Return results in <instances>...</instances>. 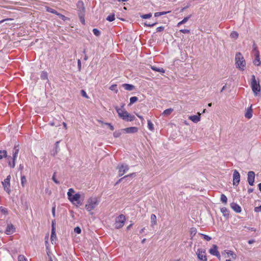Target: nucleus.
Segmentation results:
<instances>
[{
    "instance_id": "f257e3e1",
    "label": "nucleus",
    "mask_w": 261,
    "mask_h": 261,
    "mask_svg": "<svg viewBox=\"0 0 261 261\" xmlns=\"http://www.w3.org/2000/svg\"><path fill=\"white\" fill-rule=\"evenodd\" d=\"M19 152V146L18 145H15L13 151H12V162H11V159H12L11 156L7 155V152L5 150H0V160L2 159L3 158H7L8 161L9 166L12 168H14L15 166V161L16 158L17 156L18 153Z\"/></svg>"
},
{
    "instance_id": "f03ea898",
    "label": "nucleus",
    "mask_w": 261,
    "mask_h": 261,
    "mask_svg": "<svg viewBox=\"0 0 261 261\" xmlns=\"http://www.w3.org/2000/svg\"><path fill=\"white\" fill-rule=\"evenodd\" d=\"M235 60L236 67L240 69L242 71L244 70L246 66V62L241 53L238 52L236 54Z\"/></svg>"
},
{
    "instance_id": "7ed1b4c3",
    "label": "nucleus",
    "mask_w": 261,
    "mask_h": 261,
    "mask_svg": "<svg viewBox=\"0 0 261 261\" xmlns=\"http://www.w3.org/2000/svg\"><path fill=\"white\" fill-rule=\"evenodd\" d=\"M98 204V201L96 197H90L87 200L85 208L89 212L94 210Z\"/></svg>"
},
{
    "instance_id": "20e7f679",
    "label": "nucleus",
    "mask_w": 261,
    "mask_h": 261,
    "mask_svg": "<svg viewBox=\"0 0 261 261\" xmlns=\"http://www.w3.org/2000/svg\"><path fill=\"white\" fill-rule=\"evenodd\" d=\"M251 87L255 95H257L260 91V86L259 81H257L255 79L254 75L251 76Z\"/></svg>"
},
{
    "instance_id": "39448f33",
    "label": "nucleus",
    "mask_w": 261,
    "mask_h": 261,
    "mask_svg": "<svg viewBox=\"0 0 261 261\" xmlns=\"http://www.w3.org/2000/svg\"><path fill=\"white\" fill-rule=\"evenodd\" d=\"M125 221V216L122 214L120 215L116 218L115 228L116 229H119L122 227L124 225Z\"/></svg>"
},
{
    "instance_id": "423d86ee",
    "label": "nucleus",
    "mask_w": 261,
    "mask_h": 261,
    "mask_svg": "<svg viewBox=\"0 0 261 261\" xmlns=\"http://www.w3.org/2000/svg\"><path fill=\"white\" fill-rule=\"evenodd\" d=\"M117 169L118 170V175L120 177L128 170L129 166L126 164L123 163L119 164L117 167Z\"/></svg>"
},
{
    "instance_id": "0eeeda50",
    "label": "nucleus",
    "mask_w": 261,
    "mask_h": 261,
    "mask_svg": "<svg viewBox=\"0 0 261 261\" xmlns=\"http://www.w3.org/2000/svg\"><path fill=\"white\" fill-rule=\"evenodd\" d=\"M124 106V104H123L121 106V108H118V107H115V109L118 114L119 117L122 119L123 120H125L126 119V116H128V112L126 111L123 110L122 109Z\"/></svg>"
},
{
    "instance_id": "6e6552de",
    "label": "nucleus",
    "mask_w": 261,
    "mask_h": 261,
    "mask_svg": "<svg viewBox=\"0 0 261 261\" xmlns=\"http://www.w3.org/2000/svg\"><path fill=\"white\" fill-rule=\"evenodd\" d=\"M198 258L200 261H207V257L205 255V250L202 249H198L197 251Z\"/></svg>"
},
{
    "instance_id": "1a4fd4ad",
    "label": "nucleus",
    "mask_w": 261,
    "mask_h": 261,
    "mask_svg": "<svg viewBox=\"0 0 261 261\" xmlns=\"http://www.w3.org/2000/svg\"><path fill=\"white\" fill-rule=\"evenodd\" d=\"M240 181V174L239 172L234 170L233 173V185L234 186H238Z\"/></svg>"
},
{
    "instance_id": "9d476101",
    "label": "nucleus",
    "mask_w": 261,
    "mask_h": 261,
    "mask_svg": "<svg viewBox=\"0 0 261 261\" xmlns=\"http://www.w3.org/2000/svg\"><path fill=\"white\" fill-rule=\"evenodd\" d=\"M11 176L10 175H8L7 177L4 180V181L2 182L3 185L4 187L5 190L8 192V193H10L11 191L10 189V180Z\"/></svg>"
},
{
    "instance_id": "9b49d317",
    "label": "nucleus",
    "mask_w": 261,
    "mask_h": 261,
    "mask_svg": "<svg viewBox=\"0 0 261 261\" xmlns=\"http://www.w3.org/2000/svg\"><path fill=\"white\" fill-rule=\"evenodd\" d=\"M255 179V173L254 171H249L247 174V181L250 186H253Z\"/></svg>"
},
{
    "instance_id": "f8f14e48",
    "label": "nucleus",
    "mask_w": 261,
    "mask_h": 261,
    "mask_svg": "<svg viewBox=\"0 0 261 261\" xmlns=\"http://www.w3.org/2000/svg\"><path fill=\"white\" fill-rule=\"evenodd\" d=\"M78 14L81 13H85V8L84 7V3L82 1H79L76 4Z\"/></svg>"
},
{
    "instance_id": "ddd939ff",
    "label": "nucleus",
    "mask_w": 261,
    "mask_h": 261,
    "mask_svg": "<svg viewBox=\"0 0 261 261\" xmlns=\"http://www.w3.org/2000/svg\"><path fill=\"white\" fill-rule=\"evenodd\" d=\"M218 247L216 245H213L212 248H211L209 252L213 255L217 256L218 258L220 257V254L219 252L218 251Z\"/></svg>"
},
{
    "instance_id": "4468645a",
    "label": "nucleus",
    "mask_w": 261,
    "mask_h": 261,
    "mask_svg": "<svg viewBox=\"0 0 261 261\" xmlns=\"http://www.w3.org/2000/svg\"><path fill=\"white\" fill-rule=\"evenodd\" d=\"M255 59L253 61V63L255 66H259L261 64V62L259 58V52L258 50H256V53H254Z\"/></svg>"
},
{
    "instance_id": "2eb2a0df",
    "label": "nucleus",
    "mask_w": 261,
    "mask_h": 261,
    "mask_svg": "<svg viewBox=\"0 0 261 261\" xmlns=\"http://www.w3.org/2000/svg\"><path fill=\"white\" fill-rule=\"evenodd\" d=\"M15 228L13 224H8L6 227L5 233L9 235L12 234L15 231Z\"/></svg>"
},
{
    "instance_id": "dca6fc26",
    "label": "nucleus",
    "mask_w": 261,
    "mask_h": 261,
    "mask_svg": "<svg viewBox=\"0 0 261 261\" xmlns=\"http://www.w3.org/2000/svg\"><path fill=\"white\" fill-rule=\"evenodd\" d=\"M122 130H124V132L126 133L133 134L137 133L138 130V128L137 127L133 126L123 128L122 129Z\"/></svg>"
},
{
    "instance_id": "f3484780",
    "label": "nucleus",
    "mask_w": 261,
    "mask_h": 261,
    "mask_svg": "<svg viewBox=\"0 0 261 261\" xmlns=\"http://www.w3.org/2000/svg\"><path fill=\"white\" fill-rule=\"evenodd\" d=\"M230 207L236 213H240L242 211V208L240 205L234 202L230 203Z\"/></svg>"
},
{
    "instance_id": "a211bd4d",
    "label": "nucleus",
    "mask_w": 261,
    "mask_h": 261,
    "mask_svg": "<svg viewBox=\"0 0 261 261\" xmlns=\"http://www.w3.org/2000/svg\"><path fill=\"white\" fill-rule=\"evenodd\" d=\"M68 199L70 202L73 203L74 202L78 201L79 199H81V195L80 193H77L74 195H72V196L69 197Z\"/></svg>"
},
{
    "instance_id": "6ab92c4d",
    "label": "nucleus",
    "mask_w": 261,
    "mask_h": 261,
    "mask_svg": "<svg viewBox=\"0 0 261 261\" xmlns=\"http://www.w3.org/2000/svg\"><path fill=\"white\" fill-rule=\"evenodd\" d=\"M252 105H251L250 107L248 108L246 111V113L245 114V117L247 119H250L252 117Z\"/></svg>"
},
{
    "instance_id": "aec40b11",
    "label": "nucleus",
    "mask_w": 261,
    "mask_h": 261,
    "mask_svg": "<svg viewBox=\"0 0 261 261\" xmlns=\"http://www.w3.org/2000/svg\"><path fill=\"white\" fill-rule=\"evenodd\" d=\"M122 87L124 89L127 91H132L135 89V86L133 85L129 84H123L122 85Z\"/></svg>"
},
{
    "instance_id": "412c9836",
    "label": "nucleus",
    "mask_w": 261,
    "mask_h": 261,
    "mask_svg": "<svg viewBox=\"0 0 261 261\" xmlns=\"http://www.w3.org/2000/svg\"><path fill=\"white\" fill-rule=\"evenodd\" d=\"M200 114L199 115H193L189 117V119L195 123L199 122L200 120Z\"/></svg>"
},
{
    "instance_id": "4be33fe9",
    "label": "nucleus",
    "mask_w": 261,
    "mask_h": 261,
    "mask_svg": "<svg viewBox=\"0 0 261 261\" xmlns=\"http://www.w3.org/2000/svg\"><path fill=\"white\" fill-rule=\"evenodd\" d=\"M136 175V173H131V174H128L127 175H125L124 176V177L120 178L116 182V184L115 185H117L118 184H119L120 182H121V181H122V180L124 179H125L128 177H134Z\"/></svg>"
},
{
    "instance_id": "5701e85b",
    "label": "nucleus",
    "mask_w": 261,
    "mask_h": 261,
    "mask_svg": "<svg viewBox=\"0 0 261 261\" xmlns=\"http://www.w3.org/2000/svg\"><path fill=\"white\" fill-rule=\"evenodd\" d=\"M122 132H124V130H122V129L116 130L114 132L113 136L115 138H118L121 135Z\"/></svg>"
},
{
    "instance_id": "b1692460",
    "label": "nucleus",
    "mask_w": 261,
    "mask_h": 261,
    "mask_svg": "<svg viewBox=\"0 0 261 261\" xmlns=\"http://www.w3.org/2000/svg\"><path fill=\"white\" fill-rule=\"evenodd\" d=\"M151 68L153 70L155 71L159 72L161 73L165 72V70L163 68H159L154 66H151Z\"/></svg>"
},
{
    "instance_id": "393cba45",
    "label": "nucleus",
    "mask_w": 261,
    "mask_h": 261,
    "mask_svg": "<svg viewBox=\"0 0 261 261\" xmlns=\"http://www.w3.org/2000/svg\"><path fill=\"white\" fill-rule=\"evenodd\" d=\"M40 77H41V79L43 80H48V73L46 71H43L41 72Z\"/></svg>"
},
{
    "instance_id": "a878e982",
    "label": "nucleus",
    "mask_w": 261,
    "mask_h": 261,
    "mask_svg": "<svg viewBox=\"0 0 261 261\" xmlns=\"http://www.w3.org/2000/svg\"><path fill=\"white\" fill-rule=\"evenodd\" d=\"M221 212L222 213L224 216H228L229 215V211L225 207H223L221 208Z\"/></svg>"
},
{
    "instance_id": "bb28decb",
    "label": "nucleus",
    "mask_w": 261,
    "mask_h": 261,
    "mask_svg": "<svg viewBox=\"0 0 261 261\" xmlns=\"http://www.w3.org/2000/svg\"><path fill=\"white\" fill-rule=\"evenodd\" d=\"M85 15V13H81L80 14H78L80 20L81 22V23L83 24H85V18H84Z\"/></svg>"
},
{
    "instance_id": "cd10ccee",
    "label": "nucleus",
    "mask_w": 261,
    "mask_h": 261,
    "mask_svg": "<svg viewBox=\"0 0 261 261\" xmlns=\"http://www.w3.org/2000/svg\"><path fill=\"white\" fill-rule=\"evenodd\" d=\"M135 119V116L128 113V116H126L124 120L126 121H132Z\"/></svg>"
},
{
    "instance_id": "c85d7f7f",
    "label": "nucleus",
    "mask_w": 261,
    "mask_h": 261,
    "mask_svg": "<svg viewBox=\"0 0 261 261\" xmlns=\"http://www.w3.org/2000/svg\"><path fill=\"white\" fill-rule=\"evenodd\" d=\"M173 111V109L172 108H169L164 111L163 114L165 116L170 115L171 113Z\"/></svg>"
},
{
    "instance_id": "c756f323",
    "label": "nucleus",
    "mask_w": 261,
    "mask_h": 261,
    "mask_svg": "<svg viewBox=\"0 0 261 261\" xmlns=\"http://www.w3.org/2000/svg\"><path fill=\"white\" fill-rule=\"evenodd\" d=\"M151 220L152 226L156 224V217L154 214H151Z\"/></svg>"
},
{
    "instance_id": "7c9ffc66",
    "label": "nucleus",
    "mask_w": 261,
    "mask_h": 261,
    "mask_svg": "<svg viewBox=\"0 0 261 261\" xmlns=\"http://www.w3.org/2000/svg\"><path fill=\"white\" fill-rule=\"evenodd\" d=\"M147 124H148V127L149 129H150L151 131H153L154 129L153 124L151 122L150 120H147Z\"/></svg>"
},
{
    "instance_id": "2f4dec72",
    "label": "nucleus",
    "mask_w": 261,
    "mask_h": 261,
    "mask_svg": "<svg viewBox=\"0 0 261 261\" xmlns=\"http://www.w3.org/2000/svg\"><path fill=\"white\" fill-rule=\"evenodd\" d=\"M115 14L114 13H112V14H110L106 18L107 20H108L110 22L114 21L115 20Z\"/></svg>"
},
{
    "instance_id": "473e14b6",
    "label": "nucleus",
    "mask_w": 261,
    "mask_h": 261,
    "mask_svg": "<svg viewBox=\"0 0 261 261\" xmlns=\"http://www.w3.org/2000/svg\"><path fill=\"white\" fill-rule=\"evenodd\" d=\"M197 230L195 227H192L190 229V235L191 236V239H193V237L196 234Z\"/></svg>"
},
{
    "instance_id": "72a5a7b5",
    "label": "nucleus",
    "mask_w": 261,
    "mask_h": 261,
    "mask_svg": "<svg viewBox=\"0 0 261 261\" xmlns=\"http://www.w3.org/2000/svg\"><path fill=\"white\" fill-rule=\"evenodd\" d=\"M230 36L231 38L237 39L238 38L239 34L236 31H233L230 33Z\"/></svg>"
},
{
    "instance_id": "f704fd0d",
    "label": "nucleus",
    "mask_w": 261,
    "mask_h": 261,
    "mask_svg": "<svg viewBox=\"0 0 261 261\" xmlns=\"http://www.w3.org/2000/svg\"><path fill=\"white\" fill-rule=\"evenodd\" d=\"M138 98L136 96H133V97H130V102H129V105H131L137 101H138Z\"/></svg>"
},
{
    "instance_id": "c9c22d12",
    "label": "nucleus",
    "mask_w": 261,
    "mask_h": 261,
    "mask_svg": "<svg viewBox=\"0 0 261 261\" xmlns=\"http://www.w3.org/2000/svg\"><path fill=\"white\" fill-rule=\"evenodd\" d=\"M27 182V179L24 175L21 176V184L23 187H24V184Z\"/></svg>"
},
{
    "instance_id": "e433bc0d",
    "label": "nucleus",
    "mask_w": 261,
    "mask_h": 261,
    "mask_svg": "<svg viewBox=\"0 0 261 261\" xmlns=\"http://www.w3.org/2000/svg\"><path fill=\"white\" fill-rule=\"evenodd\" d=\"M221 201L223 203H227V198L226 196L224 194H222L221 195Z\"/></svg>"
},
{
    "instance_id": "4c0bfd02",
    "label": "nucleus",
    "mask_w": 261,
    "mask_h": 261,
    "mask_svg": "<svg viewBox=\"0 0 261 261\" xmlns=\"http://www.w3.org/2000/svg\"><path fill=\"white\" fill-rule=\"evenodd\" d=\"M169 12V11H168V12L163 11V12H156L154 13V17H158L159 16L166 14Z\"/></svg>"
},
{
    "instance_id": "58836bf2",
    "label": "nucleus",
    "mask_w": 261,
    "mask_h": 261,
    "mask_svg": "<svg viewBox=\"0 0 261 261\" xmlns=\"http://www.w3.org/2000/svg\"><path fill=\"white\" fill-rule=\"evenodd\" d=\"M151 16H152L151 13H149L146 14H143V15H142L140 16V17L143 19H148V18H150Z\"/></svg>"
},
{
    "instance_id": "ea45409f",
    "label": "nucleus",
    "mask_w": 261,
    "mask_h": 261,
    "mask_svg": "<svg viewBox=\"0 0 261 261\" xmlns=\"http://www.w3.org/2000/svg\"><path fill=\"white\" fill-rule=\"evenodd\" d=\"M99 122H100L102 124H105L107 125L108 126V127H109V128L111 130H113L114 129V126L112 125L111 123H104L103 121H99Z\"/></svg>"
},
{
    "instance_id": "a19ab883",
    "label": "nucleus",
    "mask_w": 261,
    "mask_h": 261,
    "mask_svg": "<svg viewBox=\"0 0 261 261\" xmlns=\"http://www.w3.org/2000/svg\"><path fill=\"white\" fill-rule=\"evenodd\" d=\"M117 85L114 84L110 86V89L112 91H115V93H117L118 91V89H116Z\"/></svg>"
},
{
    "instance_id": "79ce46f5",
    "label": "nucleus",
    "mask_w": 261,
    "mask_h": 261,
    "mask_svg": "<svg viewBox=\"0 0 261 261\" xmlns=\"http://www.w3.org/2000/svg\"><path fill=\"white\" fill-rule=\"evenodd\" d=\"M200 235L202 236L204 240H205L207 241H210L211 240L212 238L211 237H209L207 235L203 234V233H199Z\"/></svg>"
},
{
    "instance_id": "37998d69",
    "label": "nucleus",
    "mask_w": 261,
    "mask_h": 261,
    "mask_svg": "<svg viewBox=\"0 0 261 261\" xmlns=\"http://www.w3.org/2000/svg\"><path fill=\"white\" fill-rule=\"evenodd\" d=\"M74 193V190L70 188L68 190V192H67L68 198L70 197L73 195L72 194Z\"/></svg>"
},
{
    "instance_id": "c03bdc74",
    "label": "nucleus",
    "mask_w": 261,
    "mask_h": 261,
    "mask_svg": "<svg viewBox=\"0 0 261 261\" xmlns=\"http://www.w3.org/2000/svg\"><path fill=\"white\" fill-rule=\"evenodd\" d=\"M47 11L48 12H50L51 13L56 14V15L58 13L56 10H55V9H53L51 8H47Z\"/></svg>"
},
{
    "instance_id": "a18cd8bd",
    "label": "nucleus",
    "mask_w": 261,
    "mask_h": 261,
    "mask_svg": "<svg viewBox=\"0 0 261 261\" xmlns=\"http://www.w3.org/2000/svg\"><path fill=\"white\" fill-rule=\"evenodd\" d=\"M57 15L59 16V17L62 19L64 21H65L66 20H67L68 19V17H66L65 16H64V15H62V14L61 13H58V14H57Z\"/></svg>"
},
{
    "instance_id": "49530a36",
    "label": "nucleus",
    "mask_w": 261,
    "mask_h": 261,
    "mask_svg": "<svg viewBox=\"0 0 261 261\" xmlns=\"http://www.w3.org/2000/svg\"><path fill=\"white\" fill-rule=\"evenodd\" d=\"M0 211L5 215H6L8 214L7 208L4 207L3 206H0Z\"/></svg>"
},
{
    "instance_id": "de8ad7c7",
    "label": "nucleus",
    "mask_w": 261,
    "mask_h": 261,
    "mask_svg": "<svg viewBox=\"0 0 261 261\" xmlns=\"http://www.w3.org/2000/svg\"><path fill=\"white\" fill-rule=\"evenodd\" d=\"M93 33L96 36H99L100 35V32L97 29H93Z\"/></svg>"
},
{
    "instance_id": "09e8293b",
    "label": "nucleus",
    "mask_w": 261,
    "mask_h": 261,
    "mask_svg": "<svg viewBox=\"0 0 261 261\" xmlns=\"http://www.w3.org/2000/svg\"><path fill=\"white\" fill-rule=\"evenodd\" d=\"M18 261H27L26 258L23 255H19L18 256Z\"/></svg>"
},
{
    "instance_id": "8fccbe9b",
    "label": "nucleus",
    "mask_w": 261,
    "mask_h": 261,
    "mask_svg": "<svg viewBox=\"0 0 261 261\" xmlns=\"http://www.w3.org/2000/svg\"><path fill=\"white\" fill-rule=\"evenodd\" d=\"M227 253L228 255H231L232 256V258H233V259H236V258L237 255H236V254L235 253H233V251L229 250L228 252H227Z\"/></svg>"
},
{
    "instance_id": "3c124183",
    "label": "nucleus",
    "mask_w": 261,
    "mask_h": 261,
    "mask_svg": "<svg viewBox=\"0 0 261 261\" xmlns=\"http://www.w3.org/2000/svg\"><path fill=\"white\" fill-rule=\"evenodd\" d=\"M74 232L76 233L80 234L81 233V229L80 227L77 226L74 228Z\"/></svg>"
},
{
    "instance_id": "603ef678",
    "label": "nucleus",
    "mask_w": 261,
    "mask_h": 261,
    "mask_svg": "<svg viewBox=\"0 0 261 261\" xmlns=\"http://www.w3.org/2000/svg\"><path fill=\"white\" fill-rule=\"evenodd\" d=\"M56 173L55 172L53 174V176L52 177L53 180L57 184H59L60 182L56 178Z\"/></svg>"
},
{
    "instance_id": "864d4df0",
    "label": "nucleus",
    "mask_w": 261,
    "mask_h": 261,
    "mask_svg": "<svg viewBox=\"0 0 261 261\" xmlns=\"http://www.w3.org/2000/svg\"><path fill=\"white\" fill-rule=\"evenodd\" d=\"M81 95H82V96H83L86 98H89L88 96L87 95V94L85 90H82L81 91Z\"/></svg>"
},
{
    "instance_id": "5fc2aeb1",
    "label": "nucleus",
    "mask_w": 261,
    "mask_h": 261,
    "mask_svg": "<svg viewBox=\"0 0 261 261\" xmlns=\"http://www.w3.org/2000/svg\"><path fill=\"white\" fill-rule=\"evenodd\" d=\"M60 141H57L55 143V146H56V150L55 152L54 153L53 155H55L58 152V148L59 147V144Z\"/></svg>"
},
{
    "instance_id": "6e6d98bb",
    "label": "nucleus",
    "mask_w": 261,
    "mask_h": 261,
    "mask_svg": "<svg viewBox=\"0 0 261 261\" xmlns=\"http://www.w3.org/2000/svg\"><path fill=\"white\" fill-rule=\"evenodd\" d=\"M191 15H190L187 17H185L181 21V23H183L184 24L189 19V18L191 17Z\"/></svg>"
},
{
    "instance_id": "4d7b16f0",
    "label": "nucleus",
    "mask_w": 261,
    "mask_h": 261,
    "mask_svg": "<svg viewBox=\"0 0 261 261\" xmlns=\"http://www.w3.org/2000/svg\"><path fill=\"white\" fill-rule=\"evenodd\" d=\"M179 32L184 34H188L190 33V30L187 29H181L179 30Z\"/></svg>"
},
{
    "instance_id": "13d9d810",
    "label": "nucleus",
    "mask_w": 261,
    "mask_h": 261,
    "mask_svg": "<svg viewBox=\"0 0 261 261\" xmlns=\"http://www.w3.org/2000/svg\"><path fill=\"white\" fill-rule=\"evenodd\" d=\"M77 67H78L79 71H80L81 70L82 65H81V60L80 59H79L77 60Z\"/></svg>"
},
{
    "instance_id": "bf43d9fd",
    "label": "nucleus",
    "mask_w": 261,
    "mask_h": 261,
    "mask_svg": "<svg viewBox=\"0 0 261 261\" xmlns=\"http://www.w3.org/2000/svg\"><path fill=\"white\" fill-rule=\"evenodd\" d=\"M157 24V22H154L152 24H150V23H144V25L145 26H147V27H153L155 25H156Z\"/></svg>"
},
{
    "instance_id": "052dcab7",
    "label": "nucleus",
    "mask_w": 261,
    "mask_h": 261,
    "mask_svg": "<svg viewBox=\"0 0 261 261\" xmlns=\"http://www.w3.org/2000/svg\"><path fill=\"white\" fill-rule=\"evenodd\" d=\"M164 30V27L163 26L158 27L156 29V32H161Z\"/></svg>"
},
{
    "instance_id": "680f3d73",
    "label": "nucleus",
    "mask_w": 261,
    "mask_h": 261,
    "mask_svg": "<svg viewBox=\"0 0 261 261\" xmlns=\"http://www.w3.org/2000/svg\"><path fill=\"white\" fill-rule=\"evenodd\" d=\"M83 199H79L78 201H76V203L77 204V205H82L83 203Z\"/></svg>"
},
{
    "instance_id": "e2e57ef3",
    "label": "nucleus",
    "mask_w": 261,
    "mask_h": 261,
    "mask_svg": "<svg viewBox=\"0 0 261 261\" xmlns=\"http://www.w3.org/2000/svg\"><path fill=\"white\" fill-rule=\"evenodd\" d=\"M254 211L257 213L261 212V205L259 206L255 207L254 208Z\"/></svg>"
},
{
    "instance_id": "0e129e2a",
    "label": "nucleus",
    "mask_w": 261,
    "mask_h": 261,
    "mask_svg": "<svg viewBox=\"0 0 261 261\" xmlns=\"http://www.w3.org/2000/svg\"><path fill=\"white\" fill-rule=\"evenodd\" d=\"M256 50H258L257 48V46L255 44V43H253V51L255 53H256Z\"/></svg>"
},
{
    "instance_id": "69168bd1",
    "label": "nucleus",
    "mask_w": 261,
    "mask_h": 261,
    "mask_svg": "<svg viewBox=\"0 0 261 261\" xmlns=\"http://www.w3.org/2000/svg\"><path fill=\"white\" fill-rule=\"evenodd\" d=\"M55 211H56V205H54L52 207V210H51L52 214L54 217H55Z\"/></svg>"
},
{
    "instance_id": "338daca9",
    "label": "nucleus",
    "mask_w": 261,
    "mask_h": 261,
    "mask_svg": "<svg viewBox=\"0 0 261 261\" xmlns=\"http://www.w3.org/2000/svg\"><path fill=\"white\" fill-rule=\"evenodd\" d=\"M54 238H56V233H51V232L50 239L51 241L53 240Z\"/></svg>"
},
{
    "instance_id": "774afa93",
    "label": "nucleus",
    "mask_w": 261,
    "mask_h": 261,
    "mask_svg": "<svg viewBox=\"0 0 261 261\" xmlns=\"http://www.w3.org/2000/svg\"><path fill=\"white\" fill-rule=\"evenodd\" d=\"M247 229L249 230H251V231H256V229L255 228H253V227H247Z\"/></svg>"
}]
</instances>
